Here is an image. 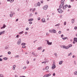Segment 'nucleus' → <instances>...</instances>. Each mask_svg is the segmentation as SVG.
Segmentation results:
<instances>
[{"label":"nucleus","instance_id":"nucleus-1","mask_svg":"<svg viewBox=\"0 0 77 77\" xmlns=\"http://www.w3.org/2000/svg\"><path fill=\"white\" fill-rule=\"evenodd\" d=\"M48 6L47 5H45L43 7V9L44 10H47L48 9Z\"/></svg>","mask_w":77,"mask_h":77},{"label":"nucleus","instance_id":"nucleus-2","mask_svg":"<svg viewBox=\"0 0 77 77\" xmlns=\"http://www.w3.org/2000/svg\"><path fill=\"white\" fill-rule=\"evenodd\" d=\"M57 11L59 13H60V14H61L62 13V12H63V11L62 10V9L60 8L58 9H57Z\"/></svg>","mask_w":77,"mask_h":77},{"label":"nucleus","instance_id":"nucleus-3","mask_svg":"<svg viewBox=\"0 0 77 77\" xmlns=\"http://www.w3.org/2000/svg\"><path fill=\"white\" fill-rule=\"evenodd\" d=\"M75 42H77V38H74L73 42V44H75Z\"/></svg>","mask_w":77,"mask_h":77},{"label":"nucleus","instance_id":"nucleus-4","mask_svg":"<svg viewBox=\"0 0 77 77\" xmlns=\"http://www.w3.org/2000/svg\"><path fill=\"white\" fill-rule=\"evenodd\" d=\"M72 47V45L70 44L67 46L66 47V49H68V48H69L70 47Z\"/></svg>","mask_w":77,"mask_h":77},{"label":"nucleus","instance_id":"nucleus-5","mask_svg":"<svg viewBox=\"0 0 77 77\" xmlns=\"http://www.w3.org/2000/svg\"><path fill=\"white\" fill-rule=\"evenodd\" d=\"M21 42V39H19L17 42V44L18 45H20V44Z\"/></svg>","mask_w":77,"mask_h":77},{"label":"nucleus","instance_id":"nucleus-6","mask_svg":"<svg viewBox=\"0 0 77 77\" xmlns=\"http://www.w3.org/2000/svg\"><path fill=\"white\" fill-rule=\"evenodd\" d=\"M63 5H64V3H61V4L60 5L59 7L60 8H62V6H63Z\"/></svg>","mask_w":77,"mask_h":77},{"label":"nucleus","instance_id":"nucleus-7","mask_svg":"<svg viewBox=\"0 0 77 77\" xmlns=\"http://www.w3.org/2000/svg\"><path fill=\"white\" fill-rule=\"evenodd\" d=\"M55 67H56V65H55L54 64H53L52 66L51 67L52 69H54L55 68Z\"/></svg>","mask_w":77,"mask_h":77},{"label":"nucleus","instance_id":"nucleus-8","mask_svg":"<svg viewBox=\"0 0 77 77\" xmlns=\"http://www.w3.org/2000/svg\"><path fill=\"white\" fill-rule=\"evenodd\" d=\"M47 44H48V45H51V44H52V42H49L48 40L47 41Z\"/></svg>","mask_w":77,"mask_h":77},{"label":"nucleus","instance_id":"nucleus-9","mask_svg":"<svg viewBox=\"0 0 77 77\" xmlns=\"http://www.w3.org/2000/svg\"><path fill=\"white\" fill-rule=\"evenodd\" d=\"M6 27V25H5V24H4L3 26L1 28V29H4Z\"/></svg>","mask_w":77,"mask_h":77},{"label":"nucleus","instance_id":"nucleus-10","mask_svg":"<svg viewBox=\"0 0 77 77\" xmlns=\"http://www.w3.org/2000/svg\"><path fill=\"white\" fill-rule=\"evenodd\" d=\"M52 33H56V31L55 29H52Z\"/></svg>","mask_w":77,"mask_h":77},{"label":"nucleus","instance_id":"nucleus-11","mask_svg":"<svg viewBox=\"0 0 77 77\" xmlns=\"http://www.w3.org/2000/svg\"><path fill=\"white\" fill-rule=\"evenodd\" d=\"M13 70H15V67H16V66L15 65H14L13 66Z\"/></svg>","mask_w":77,"mask_h":77},{"label":"nucleus","instance_id":"nucleus-12","mask_svg":"<svg viewBox=\"0 0 77 77\" xmlns=\"http://www.w3.org/2000/svg\"><path fill=\"white\" fill-rule=\"evenodd\" d=\"M42 21L43 23H45V19L44 18L42 19Z\"/></svg>","mask_w":77,"mask_h":77},{"label":"nucleus","instance_id":"nucleus-13","mask_svg":"<svg viewBox=\"0 0 77 77\" xmlns=\"http://www.w3.org/2000/svg\"><path fill=\"white\" fill-rule=\"evenodd\" d=\"M33 19H30L28 20V21H33Z\"/></svg>","mask_w":77,"mask_h":77},{"label":"nucleus","instance_id":"nucleus-14","mask_svg":"<svg viewBox=\"0 0 77 77\" xmlns=\"http://www.w3.org/2000/svg\"><path fill=\"white\" fill-rule=\"evenodd\" d=\"M49 69V67L48 66H47L45 67V69H46V70H47L48 69Z\"/></svg>","mask_w":77,"mask_h":77},{"label":"nucleus","instance_id":"nucleus-15","mask_svg":"<svg viewBox=\"0 0 77 77\" xmlns=\"http://www.w3.org/2000/svg\"><path fill=\"white\" fill-rule=\"evenodd\" d=\"M46 75L47 77H49V76H50V75H51V74L50 73H49V74Z\"/></svg>","mask_w":77,"mask_h":77},{"label":"nucleus","instance_id":"nucleus-16","mask_svg":"<svg viewBox=\"0 0 77 77\" xmlns=\"http://www.w3.org/2000/svg\"><path fill=\"white\" fill-rule=\"evenodd\" d=\"M65 2V0H62L61 1V3H64L63 2Z\"/></svg>","mask_w":77,"mask_h":77},{"label":"nucleus","instance_id":"nucleus-17","mask_svg":"<svg viewBox=\"0 0 77 77\" xmlns=\"http://www.w3.org/2000/svg\"><path fill=\"white\" fill-rule=\"evenodd\" d=\"M40 5H41V3H40V2H38L37 3V6H39Z\"/></svg>","mask_w":77,"mask_h":77},{"label":"nucleus","instance_id":"nucleus-18","mask_svg":"<svg viewBox=\"0 0 77 77\" xmlns=\"http://www.w3.org/2000/svg\"><path fill=\"white\" fill-rule=\"evenodd\" d=\"M72 23L73 24V23H74V19H73L72 20Z\"/></svg>","mask_w":77,"mask_h":77},{"label":"nucleus","instance_id":"nucleus-19","mask_svg":"<svg viewBox=\"0 0 77 77\" xmlns=\"http://www.w3.org/2000/svg\"><path fill=\"white\" fill-rule=\"evenodd\" d=\"M62 61H60L59 62V65H62Z\"/></svg>","mask_w":77,"mask_h":77},{"label":"nucleus","instance_id":"nucleus-20","mask_svg":"<svg viewBox=\"0 0 77 77\" xmlns=\"http://www.w3.org/2000/svg\"><path fill=\"white\" fill-rule=\"evenodd\" d=\"M5 32V31H3V32H0V35H2L3 34V33H4Z\"/></svg>","mask_w":77,"mask_h":77},{"label":"nucleus","instance_id":"nucleus-21","mask_svg":"<svg viewBox=\"0 0 77 77\" xmlns=\"http://www.w3.org/2000/svg\"><path fill=\"white\" fill-rule=\"evenodd\" d=\"M74 74L75 75H77V71H75V72L74 73Z\"/></svg>","mask_w":77,"mask_h":77},{"label":"nucleus","instance_id":"nucleus-22","mask_svg":"<svg viewBox=\"0 0 77 77\" xmlns=\"http://www.w3.org/2000/svg\"><path fill=\"white\" fill-rule=\"evenodd\" d=\"M23 31H22V32H20L19 33V34H23Z\"/></svg>","mask_w":77,"mask_h":77},{"label":"nucleus","instance_id":"nucleus-23","mask_svg":"<svg viewBox=\"0 0 77 77\" xmlns=\"http://www.w3.org/2000/svg\"><path fill=\"white\" fill-rule=\"evenodd\" d=\"M49 32H51V33H52L53 32V31H52V29L51 30H50L49 31Z\"/></svg>","mask_w":77,"mask_h":77},{"label":"nucleus","instance_id":"nucleus-24","mask_svg":"<svg viewBox=\"0 0 77 77\" xmlns=\"http://www.w3.org/2000/svg\"><path fill=\"white\" fill-rule=\"evenodd\" d=\"M34 6L35 7H37V6H38V5L37 4H35L34 5Z\"/></svg>","mask_w":77,"mask_h":77},{"label":"nucleus","instance_id":"nucleus-25","mask_svg":"<svg viewBox=\"0 0 77 77\" xmlns=\"http://www.w3.org/2000/svg\"><path fill=\"white\" fill-rule=\"evenodd\" d=\"M21 45H26V43H22L21 44Z\"/></svg>","mask_w":77,"mask_h":77},{"label":"nucleus","instance_id":"nucleus-26","mask_svg":"<svg viewBox=\"0 0 77 77\" xmlns=\"http://www.w3.org/2000/svg\"><path fill=\"white\" fill-rule=\"evenodd\" d=\"M42 48V47H39L38 48V50H41V49Z\"/></svg>","mask_w":77,"mask_h":77},{"label":"nucleus","instance_id":"nucleus-27","mask_svg":"<svg viewBox=\"0 0 77 77\" xmlns=\"http://www.w3.org/2000/svg\"><path fill=\"white\" fill-rule=\"evenodd\" d=\"M0 77H3V75L1 74H0Z\"/></svg>","mask_w":77,"mask_h":77},{"label":"nucleus","instance_id":"nucleus-28","mask_svg":"<svg viewBox=\"0 0 77 77\" xmlns=\"http://www.w3.org/2000/svg\"><path fill=\"white\" fill-rule=\"evenodd\" d=\"M65 8H66L65 6H63V9H65Z\"/></svg>","mask_w":77,"mask_h":77},{"label":"nucleus","instance_id":"nucleus-29","mask_svg":"<svg viewBox=\"0 0 77 77\" xmlns=\"http://www.w3.org/2000/svg\"><path fill=\"white\" fill-rule=\"evenodd\" d=\"M60 25V24L59 23L58 24H57L55 25V26H59Z\"/></svg>","mask_w":77,"mask_h":77},{"label":"nucleus","instance_id":"nucleus-30","mask_svg":"<svg viewBox=\"0 0 77 77\" xmlns=\"http://www.w3.org/2000/svg\"><path fill=\"white\" fill-rule=\"evenodd\" d=\"M35 9H36L35 8H34L33 9V10H32V12H33V11H35Z\"/></svg>","mask_w":77,"mask_h":77},{"label":"nucleus","instance_id":"nucleus-31","mask_svg":"<svg viewBox=\"0 0 77 77\" xmlns=\"http://www.w3.org/2000/svg\"><path fill=\"white\" fill-rule=\"evenodd\" d=\"M14 0H10V2L11 3H12V2H13Z\"/></svg>","mask_w":77,"mask_h":77},{"label":"nucleus","instance_id":"nucleus-32","mask_svg":"<svg viewBox=\"0 0 77 77\" xmlns=\"http://www.w3.org/2000/svg\"><path fill=\"white\" fill-rule=\"evenodd\" d=\"M4 60H7V58L6 57L4 58Z\"/></svg>","mask_w":77,"mask_h":77},{"label":"nucleus","instance_id":"nucleus-33","mask_svg":"<svg viewBox=\"0 0 77 77\" xmlns=\"http://www.w3.org/2000/svg\"><path fill=\"white\" fill-rule=\"evenodd\" d=\"M38 21H39V20H41V18H40V17H38Z\"/></svg>","mask_w":77,"mask_h":77},{"label":"nucleus","instance_id":"nucleus-34","mask_svg":"<svg viewBox=\"0 0 77 77\" xmlns=\"http://www.w3.org/2000/svg\"><path fill=\"white\" fill-rule=\"evenodd\" d=\"M77 27L76 26H75L74 27V29L75 30H76L77 29Z\"/></svg>","mask_w":77,"mask_h":77},{"label":"nucleus","instance_id":"nucleus-35","mask_svg":"<svg viewBox=\"0 0 77 77\" xmlns=\"http://www.w3.org/2000/svg\"><path fill=\"white\" fill-rule=\"evenodd\" d=\"M63 48H65L66 49V46H63Z\"/></svg>","mask_w":77,"mask_h":77},{"label":"nucleus","instance_id":"nucleus-36","mask_svg":"<svg viewBox=\"0 0 77 77\" xmlns=\"http://www.w3.org/2000/svg\"><path fill=\"white\" fill-rule=\"evenodd\" d=\"M22 48H26V46L25 45L23 46Z\"/></svg>","mask_w":77,"mask_h":77},{"label":"nucleus","instance_id":"nucleus-37","mask_svg":"<svg viewBox=\"0 0 77 77\" xmlns=\"http://www.w3.org/2000/svg\"><path fill=\"white\" fill-rule=\"evenodd\" d=\"M29 30V28L27 27L26 28V30Z\"/></svg>","mask_w":77,"mask_h":77},{"label":"nucleus","instance_id":"nucleus-38","mask_svg":"<svg viewBox=\"0 0 77 77\" xmlns=\"http://www.w3.org/2000/svg\"><path fill=\"white\" fill-rule=\"evenodd\" d=\"M8 54H11V52H8Z\"/></svg>","mask_w":77,"mask_h":77},{"label":"nucleus","instance_id":"nucleus-39","mask_svg":"<svg viewBox=\"0 0 77 77\" xmlns=\"http://www.w3.org/2000/svg\"><path fill=\"white\" fill-rule=\"evenodd\" d=\"M46 63V62H42V63Z\"/></svg>","mask_w":77,"mask_h":77},{"label":"nucleus","instance_id":"nucleus-40","mask_svg":"<svg viewBox=\"0 0 77 77\" xmlns=\"http://www.w3.org/2000/svg\"><path fill=\"white\" fill-rule=\"evenodd\" d=\"M29 23L30 24H32V22H29Z\"/></svg>","mask_w":77,"mask_h":77},{"label":"nucleus","instance_id":"nucleus-41","mask_svg":"<svg viewBox=\"0 0 77 77\" xmlns=\"http://www.w3.org/2000/svg\"><path fill=\"white\" fill-rule=\"evenodd\" d=\"M68 7L69 8H71V5H69Z\"/></svg>","mask_w":77,"mask_h":77},{"label":"nucleus","instance_id":"nucleus-42","mask_svg":"<svg viewBox=\"0 0 77 77\" xmlns=\"http://www.w3.org/2000/svg\"><path fill=\"white\" fill-rule=\"evenodd\" d=\"M66 22H64V25H66Z\"/></svg>","mask_w":77,"mask_h":77},{"label":"nucleus","instance_id":"nucleus-43","mask_svg":"<svg viewBox=\"0 0 77 77\" xmlns=\"http://www.w3.org/2000/svg\"><path fill=\"white\" fill-rule=\"evenodd\" d=\"M65 8H67V7H68V5H65Z\"/></svg>","mask_w":77,"mask_h":77},{"label":"nucleus","instance_id":"nucleus-44","mask_svg":"<svg viewBox=\"0 0 77 77\" xmlns=\"http://www.w3.org/2000/svg\"><path fill=\"white\" fill-rule=\"evenodd\" d=\"M27 63L28 64H29V61H27Z\"/></svg>","mask_w":77,"mask_h":77},{"label":"nucleus","instance_id":"nucleus-45","mask_svg":"<svg viewBox=\"0 0 77 77\" xmlns=\"http://www.w3.org/2000/svg\"><path fill=\"white\" fill-rule=\"evenodd\" d=\"M71 54H72V53H70V54H69V56H70V55H71Z\"/></svg>","mask_w":77,"mask_h":77},{"label":"nucleus","instance_id":"nucleus-46","mask_svg":"<svg viewBox=\"0 0 77 77\" xmlns=\"http://www.w3.org/2000/svg\"><path fill=\"white\" fill-rule=\"evenodd\" d=\"M26 67H23V69H26Z\"/></svg>","mask_w":77,"mask_h":77},{"label":"nucleus","instance_id":"nucleus-47","mask_svg":"<svg viewBox=\"0 0 77 77\" xmlns=\"http://www.w3.org/2000/svg\"><path fill=\"white\" fill-rule=\"evenodd\" d=\"M35 15H37V14H38V13L37 12H35Z\"/></svg>","mask_w":77,"mask_h":77},{"label":"nucleus","instance_id":"nucleus-48","mask_svg":"<svg viewBox=\"0 0 77 77\" xmlns=\"http://www.w3.org/2000/svg\"><path fill=\"white\" fill-rule=\"evenodd\" d=\"M10 17H12V14H10Z\"/></svg>","mask_w":77,"mask_h":77},{"label":"nucleus","instance_id":"nucleus-49","mask_svg":"<svg viewBox=\"0 0 77 77\" xmlns=\"http://www.w3.org/2000/svg\"><path fill=\"white\" fill-rule=\"evenodd\" d=\"M2 58H0V61H2Z\"/></svg>","mask_w":77,"mask_h":77},{"label":"nucleus","instance_id":"nucleus-50","mask_svg":"<svg viewBox=\"0 0 77 77\" xmlns=\"http://www.w3.org/2000/svg\"><path fill=\"white\" fill-rule=\"evenodd\" d=\"M63 39H64V40L66 39V38H65V37L63 38Z\"/></svg>","mask_w":77,"mask_h":77},{"label":"nucleus","instance_id":"nucleus-51","mask_svg":"<svg viewBox=\"0 0 77 77\" xmlns=\"http://www.w3.org/2000/svg\"><path fill=\"white\" fill-rule=\"evenodd\" d=\"M63 35H61V38H63Z\"/></svg>","mask_w":77,"mask_h":77},{"label":"nucleus","instance_id":"nucleus-52","mask_svg":"<svg viewBox=\"0 0 77 77\" xmlns=\"http://www.w3.org/2000/svg\"><path fill=\"white\" fill-rule=\"evenodd\" d=\"M19 57V56L18 55H17L16 56V57Z\"/></svg>","mask_w":77,"mask_h":77},{"label":"nucleus","instance_id":"nucleus-53","mask_svg":"<svg viewBox=\"0 0 77 77\" xmlns=\"http://www.w3.org/2000/svg\"><path fill=\"white\" fill-rule=\"evenodd\" d=\"M58 33L59 34L61 33V31H59Z\"/></svg>","mask_w":77,"mask_h":77},{"label":"nucleus","instance_id":"nucleus-54","mask_svg":"<svg viewBox=\"0 0 77 77\" xmlns=\"http://www.w3.org/2000/svg\"><path fill=\"white\" fill-rule=\"evenodd\" d=\"M18 21V19H17L16 20V21Z\"/></svg>","mask_w":77,"mask_h":77},{"label":"nucleus","instance_id":"nucleus-55","mask_svg":"<svg viewBox=\"0 0 77 77\" xmlns=\"http://www.w3.org/2000/svg\"><path fill=\"white\" fill-rule=\"evenodd\" d=\"M43 77H47V76L46 75H45V76H44Z\"/></svg>","mask_w":77,"mask_h":77},{"label":"nucleus","instance_id":"nucleus-56","mask_svg":"<svg viewBox=\"0 0 77 77\" xmlns=\"http://www.w3.org/2000/svg\"><path fill=\"white\" fill-rule=\"evenodd\" d=\"M53 75L54 76V75H55V73H54L53 74Z\"/></svg>","mask_w":77,"mask_h":77},{"label":"nucleus","instance_id":"nucleus-57","mask_svg":"<svg viewBox=\"0 0 77 77\" xmlns=\"http://www.w3.org/2000/svg\"><path fill=\"white\" fill-rule=\"evenodd\" d=\"M41 3H43V2H42V1H41Z\"/></svg>","mask_w":77,"mask_h":77},{"label":"nucleus","instance_id":"nucleus-58","mask_svg":"<svg viewBox=\"0 0 77 77\" xmlns=\"http://www.w3.org/2000/svg\"><path fill=\"white\" fill-rule=\"evenodd\" d=\"M27 34V32H25V34L26 35V34Z\"/></svg>","mask_w":77,"mask_h":77},{"label":"nucleus","instance_id":"nucleus-59","mask_svg":"<svg viewBox=\"0 0 77 77\" xmlns=\"http://www.w3.org/2000/svg\"><path fill=\"white\" fill-rule=\"evenodd\" d=\"M70 41L71 42H72V39H71L70 40Z\"/></svg>","mask_w":77,"mask_h":77},{"label":"nucleus","instance_id":"nucleus-60","mask_svg":"<svg viewBox=\"0 0 77 77\" xmlns=\"http://www.w3.org/2000/svg\"><path fill=\"white\" fill-rule=\"evenodd\" d=\"M46 35H48V33H47Z\"/></svg>","mask_w":77,"mask_h":77},{"label":"nucleus","instance_id":"nucleus-61","mask_svg":"<svg viewBox=\"0 0 77 77\" xmlns=\"http://www.w3.org/2000/svg\"><path fill=\"white\" fill-rule=\"evenodd\" d=\"M32 8H31V9H30V11H32Z\"/></svg>","mask_w":77,"mask_h":77},{"label":"nucleus","instance_id":"nucleus-62","mask_svg":"<svg viewBox=\"0 0 77 77\" xmlns=\"http://www.w3.org/2000/svg\"><path fill=\"white\" fill-rule=\"evenodd\" d=\"M16 36H17V38H18V36H19V35H17Z\"/></svg>","mask_w":77,"mask_h":77},{"label":"nucleus","instance_id":"nucleus-63","mask_svg":"<svg viewBox=\"0 0 77 77\" xmlns=\"http://www.w3.org/2000/svg\"><path fill=\"white\" fill-rule=\"evenodd\" d=\"M15 77H18V76H17V75H15Z\"/></svg>","mask_w":77,"mask_h":77},{"label":"nucleus","instance_id":"nucleus-64","mask_svg":"<svg viewBox=\"0 0 77 77\" xmlns=\"http://www.w3.org/2000/svg\"><path fill=\"white\" fill-rule=\"evenodd\" d=\"M71 2H74V0H71Z\"/></svg>","mask_w":77,"mask_h":77}]
</instances>
